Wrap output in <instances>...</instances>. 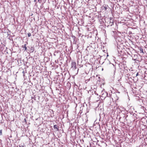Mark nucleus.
Here are the masks:
<instances>
[{
  "label": "nucleus",
  "instance_id": "obj_28",
  "mask_svg": "<svg viewBox=\"0 0 147 147\" xmlns=\"http://www.w3.org/2000/svg\"><path fill=\"white\" fill-rule=\"evenodd\" d=\"M127 49L128 50H129V48H127Z\"/></svg>",
  "mask_w": 147,
  "mask_h": 147
},
{
  "label": "nucleus",
  "instance_id": "obj_14",
  "mask_svg": "<svg viewBox=\"0 0 147 147\" xmlns=\"http://www.w3.org/2000/svg\"><path fill=\"white\" fill-rule=\"evenodd\" d=\"M67 86L68 87H67V89H69L71 87H71V85L70 83H67Z\"/></svg>",
  "mask_w": 147,
  "mask_h": 147
},
{
  "label": "nucleus",
  "instance_id": "obj_3",
  "mask_svg": "<svg viewBox=\"0 0 147 147\" xmlns=\"http://www.w3.org/2000/svg\"><path fill=\"white\" fill-rule=\"evenodd\" d=\"M101 96L102 98L101 99H104L107 97H111L110 94H109V96L108 92L104 90H102L101 92Z\"/></svg>",
  "mask_w": 147,
  "mask_h": 147
},
{
  "label": "nucleus",
  "instance_id": "obj_4",
  "mask_svg": "<svg viewBox=\"0 0 147 147\" xmlns=\"http://www.w3.org/2000/svg\"><path fill=\"white\" fill-rule=\"evenodd\" d=\"M77 68L76 63L75 62H72L70 69L74 70Z\"/></svg>",
  "mask_w": 147,
  "mask_h": 147
},
{
  "label": "nucleus",
  "instance_id": "obj_9",
  "mask_svg": "<svg viewBox=\"0 0 147 147\" xmlns=\"http://www.w3.org/2000/svg\"><path fill=\"white\" fill-rule=\"evenodd\" d=\"M18 64L20 66L23 64L24 63L23 61L22 60H21L20 59H19L18 60Z\"/></svg>",
  "mask_w": 147,
  "mask_h": 147
},
{
  "label": "nucleus",
  "instance_id": "obj_19",
  "mask_svg": "<svg viewBox=\"0 0 147 147\" xmlns=\"http://www.w3.org/2000/svg\"><path fill=\"white\" fill-rule=\"evenodd\" d=\"M127 52L128 54H129V55H131V53L130 51L129 52V51H127Z\"/></svg>",
  "mask_w": 147,
  "mask_h": 147
},
{
  "label": "nucleus",
  "instance_id": "obj_13",
  "mask_svg": "<svg viewBox=\"0 0 147 147\" xmlns=\"http://www.w3.org/2000/svg\"><path fill=\"white\" fill-rule=\"evenodd\" d=\"M107 6L108 7V6L107 5V6H106V5H105V6L103 5V6H102V10H104L105 11L106 10L107 8Z\"/></svg>",
  "mask_w": 147,
  "mask_h": 147
},
{
  "label": "nucleus",
  "instance_id": "obj_29",
  "mask_svg": "<svg viewBox=\"0 0 147 147\" xmlns=\"http://www.w3.org/2000/svg\"><path fill=\"white\" fill-rule=\"evenodd\" d=\"M120 93L119 92H117V93Z\"/></svg>",
  "mask_w": 147,
  "mask_h": 147
},
{
  "label": "nucleus",
  "instance_id": "obj_5",
  "mask_svg": "<svg viewBox=\"0 0 147 147\" xmlns=\"http://www.w3.org/2000/svg\"><path fill=\"white\" fill-rule=\"evenodd\" d=\"M107 23L109 24L108 25V26H112L113 25V20L112 18H110L108 21Z\"/></svg>",
  "mask_w": 147,
  "mask_h": 147
},
{
  "label": "nucleus",
  "instance_id": "obj_10",
  "mask_svg": "<svg viewBox=\"0 0 147 147\" xmlns=\"http://www.w3.org/2000/svg\"><path fill=\"white\" fill-rule=\"evenodd\" d=\"M123 68L124 69L123 71L125 73H127L128 71H130L129 69H125V68L124 66V65H123Z\"/></svg>",
  "mask_w": 147,
  "mask_h": 147
},
{
  "label": "nucleus",
  "instance_id": "obj_6",
  "mask_svg": "<svg viewBox=\"0 0 147 147\" xmlns=\"http://www.w3.org/2000/svg\"><path fill=\"white\" fill-rule=\"evenodd\" d=\"M71 39L72 40H73V43L76 44L77 41L76 38L74 36H72Z\"/></svg>",
  "mask_w": 147,
  "mask_h": 147
},
{
  "label": "nucleus",
  "instance_id": "obj_31",
  "mask_svg": "<svg viewBox=\"0 0 147 147\" xmlns=\"http://www.w3.org/2000/svg\"><path fill=\"white\" fill-rule=\"evenodd\" d=\"M108 56V55H107V56Z\"/></svg>",
  "mask_w": 147,
  "mask_h": 147
},
{
  "label": "nucleus",
  "instance_id": "obj_12",
  "mask_svg": "<svg viewBox=\"0 0 147 147\" xmlns=\"http://www.w3.org/2000/svg\"><path fill=\"white\" fill-rule=\"evenodd\" d=\"M34 50V47H31L30 48L29 51L30 53H33Z\"/></svg>",
  "mask_w": 147,
  "mask_h": 147
},
{
  "label": "nucleus",
  "instance_id": "obj_1",
  "mask_svg": "<svg viewBox=\"0 0 147 147\" xmlns=\"http://www.w3.org/2000/svg\"><path fill=\"white\" fill-rule=\"evenodd\" d=\"M123 45H118L117 46V50L118 53V56H123L125 55V52L124 49H123Z\"/></svg>",
  "mask_w": 147,
  "mask_h": 147
},
{
  "label": "nucleus",
  "instance_id": "obj_24",
  "mask_svg": "<svg viewBox=\"0 0 147 147\" xmlns=\"http://www.w3.org/2000/svg\"><path fill=\"white\" fill-rule=\"evenodd\" d=\"M138 75V73H137L136 74V76H137Z\"/></svg>",
  "mask_w": 147,
  "mask_h": 147
},
{
  "label": "nucleus",
  "instance_id": "obj_20",
  "mask_svg": "<svg viewBox=\"0 0 147 147\" xmlns=\"http://www.w3.org/2000/svg\"><path fill=\"white\" fill-rule=\"evenodd\" d=\"M32 98L34 100H36V97L34 96L33 97H32Z\"/></svg>",
  "mask_w": 147,
  "mask_h": 147
},
{
  "label": "nucleus",
  "instance_id": "obj_15",
  "mask_svg": "<svg viewBox=\"0 0 147 147\" xmlns=\"http://www.w3.org/2000/svg\"><path fill=\"white\" fill-rule=\"evenodd\" d=\"M22 73H23V76L24 77L25 76V74L26 73V70H22Z\"/></svg>",
  "mask_w": 147,
  "mask_h": 147
},
{
  "label": "nucleus",
  "instance_id": "obj_18",
  "mask_svg": "<svg viewBox=\"0 0 147 147\" xmlns=\"http://www.w3.org/2000/svg\"><path fill=\"white\" fill-rule=\"evenodd\" d=\"M2 130H0V135H2Z\"/></svg>",
  "mask_w": 147,
  "mask_h": 147
},
{
  "label": "nucleus",
  "instance_id": "obj_7",
  "mask_svg": "<svg viewBox=\"0 0 147 147\" xmlns=\"http://www.w3.org/2000/svg\"><path fill=\"white\" fill-rule=\"evenodd\" d=\"M26 44H25L24 45L22 46V48H23V50H24V51H27V48L26 46L28 44V42H26Z\"/></svg>",
  "mask_w": 147,
  "mask_h": 147
},
{
  "label": "nucleus",
  "instance_id": "obj_8",
  "mask_svg": "<svg viewBox=\"0 0 147 147\" xmlns=\"http://www.w3.org/2000/svg\"><path fill=\"white\" fill-rule=\"evenodd\" d=\"M111 96H113L115 98V100H117L118 99L119 97L117 96V94L115 93H113L111 95Z\"/></svg>",
  "mask_w": 147,
  "mask_h": 147
},
{
  "label": "nucleus",
  "instance_id": "obj_25",
  "mask_svg": "<svg viewBox=\"0 0 147 147\" xmlns=\"http://www.w3.org/2000/svg\"><path fill=\"white\" fill-rule=\"evenodd\" d=\"M80 67H82L83 66V65H82V66H81V65H80Z\"/></svg>",
  "mask_w": 147,
  "mask_h": 147
},
{
  "label": "nucleus",
  "instance_id": "obj_21",
  "mask_svg": "<svg viewBox=\"0 0 147 147\" xmlns=\"http://www.w3.org/2000/svg\"><path fill=\"white\" fill-rule=\"evenodd\" d=\"M28 37H30L31 36V34L30 33H28Z\"/></svg>",
  "mask_w": 147,
  "mask_h": 147
},
{
  "label": "nucleus",
  "instance_id": "obj_11",
  "mask_svg": "<svg viewBox=\"0 0 147 147\" xmlns=\"http://www.w3.org/2000/svg\"><path fill=\"white\" fill-rule=\"evenodd\" d=\"M53 128L54 129H56V131H58L59 130V127L58 126V125H54Z\"/></svg>",
  "mask_w": 147,
  "mask_h": 147
},
{
  "label": "nucleus",
  "instance_id": "obj_30",
  "mask_svg": "<svg viewBox=\"0 0 147 147\" xmlns=\"http://www.w3.org/2000/svg\"><path fill=\"white\" fill-rule=\"evenodd\" d=\"M8 30V31L9 32V33H10V31L9 30Z\"/></svg>",
  "mask_w": 147,
  "mask_h": 147
},
{
  "label": "nucleus",
  "instance_id": "obj_27",
  "mask_svg": "<svg viewBox=\"0 0 147 147\" xmlns=\"http://www.w3.org/2000/svg\"><path fill=\"white\" fill-rule=\"evenodd\" d=\"M36 0H34V2H36Z\"/></svg>",
  "mask_w": 147,
  "mask_h": 147
},
{
  "label": "nucleus",
  "instance_id": "obj_16",
  "mask_svg": "<svg viewBox=\"0 0 147 147\" xmlns=\"http://www.w3.org/2000/svg\"><path fill=\"white\" fill-rule=\"evenodd\" d=\"M140 53H144L143 47H140Z\"/></svg>",
  "mask_w": 147,
  "mask_h": 147
},
{
  "label": "nucleus",
  "instance_id": "obj_17",
  "mask_svg": "<svg viewBox=\"0 0 147 147\" xmlns=\"http://www.w3.org/2000/svg\"><path fill=\"white\" fill-rule=\"evenodd\" d=\"M114 75L113 76H114L115 75V73L116 72V67H115L114 68Z\"/></svg>",
  "mask_w": 147,
  "mask_h": 147
},
{
  "label": "nucleus",
  "instance_id": "obj_26",
  "mask_svg": "<svg viewBox=\"0 0 147 147\" xmlns=\"http://www.w3.org/2000/svg\"><path fill=\"white\" fill-rule=\"evenodd\" d=\"M2 46L3 47H5V46L4 45H2Z\"/></svg>",
  "mask_w": 147,
  "mask_h": 147
},
{
  "label": "nucleus",
  "instance_id": "obj_22",
  "mask_svg": "<svg viewBox=\"0 0 147 147\" xmlns=\"http://www.w3.org/2000/svg\"><path fill=\"white\" fill-rule=\"evenodd\" d=\"M19 147H24V146L22 144H20L19 145Z\"/></svg>",
  "mask_w": 147,
  "mask_h": 147
},
{
  "label": "nucleus",
  "instance_id": "obj_23",
  "mask_svg": "<svg viewBox=\"0 0 147 147\" xmlns=\"http://www.w3.org/2000/svg\"><path fill=\"white\" fill-rule=\"evenodd\" d=\"M42 0H38V2L40 3H41L42 2Z\"/></svg>",
  "mask_w": 147,
  "mask_h": 147
},
{
  "label": "nucleus",
  "instance_id": "obj_2",
  "mask_svg": "<svg viewBox=\"0 0 147 147\" xmlns=\"http://www.w3.org/2000/svg\"><path fill=\"white\" fill-rule=\"evenodd\" d=\"M127 116V115L125 114L121 113L119 115V121H121V123L125 122L127 120L126 117Z\"/></svg>",
  "mask_w": 147,
  "mask_h": 147
}]
</instances>
